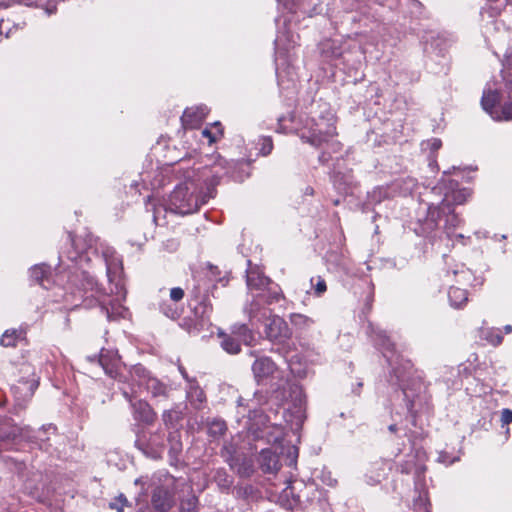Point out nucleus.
<instances>
[{"instance_id": "nucleus-1", "label": "nucleus", "mask_w": 512, "mask_h": 512, "mask_svg": "<svg viewBox=\"0 0 512 512\" xmlns=\"http://www.w3.org/2000/svg\"><path fill=\"white\" fill-rule=\"evenodd\" d=\"M243 162L227 161L220 156L211 168L207 166L188 170L184 182L175 187L169 197V210L187 215L198 211L216 194L215 187L223 176L234 181H242L243 176L236 172Z\"/></svg>"}, {"instance_id": "nucleus-2", "label": "nucleus", "mask_w": 512, "mask_h": 512, "mask_svg": "<svg viewBox=\"0 0 512 512\" xmlns=\"http://www.w3.org/2000/svg\"><path fill=\"white\" fill-rule=\"evenodd\" d=\"M421 205H424V215L418 218L417 226L414 228L419 236L429 237L443 222V230L447 237L451 238L455 228L462 223L447 195L439 203L423 201Z\"/></svg>"}, {"instance_id": "nucleus-3", "label": "nucleus", "mask_w": 512, "mask_h": 512, "mask_svg": "<svg viewBox=\"0 0 512 512\" xmlns=\"http://www.w3.org/2000/svg\"><path fill=\"white\" fill-rule=\"evenodd\" d=\"M368 333L375 345L382 350L383 356L386 358L387 363L391 367V379L390 382L393 387L401 388L404 398L407 401V409L410 413H413L415 401L410 398L407 390L402 386L401 382L404 381V373L398 367L400 356L394 350V344L390 341L386 332L375 328L371 323L368 325Z\"/></svg>"}, {"instance_id": "nucleus-4", "label": "nucleus", "mask_w": 512, "mask_h": 512, "mask_svg": "<svg viewBox=\"0 0 512 512\" xmlns=\"http://www.w3.org/2000/svg\"><path fill=\"white\" fill-rule=\"evenodd\" d=\"M252 299L244 306V313L249 318L252 327L265 321L270 315L269 305L279 302L284 296L279 285L268 288V294L263 292L251 293Z\"/></svg>"}, {"instance_id": "nucleus-5", "label": "nucleus", "mask_w": 512, "mask_h": 512, "mask_svg": "<svg viewBox=\"0 0 512 512\" xmlns=\"http://www.w3.org/2000/svg\"><path fill=\"white\" fill-rule=\"evenodd\" d=\"M131 385L134 386V389H136V386L138 388L143 387L154 398H167L169 395L168 386L156 377H153L141 364L134 365L130 369V380L126 383L125 387L130 389Z\"/></svg>"}, {"instance_id": "nucleus-6", "label": "nucleus", "mask_w": 512, "mask_h": 512, "mask_svg": "<svg viewBox=\"0 0 512 512\" xmlns=\"http://www.w3.org/2000/svg\"><path fill=\"white\" fill-rule=\"evenodd\" d=\"M290 493L294 504L301 509H307L309 506L317 504L323 508L327 504L326 492L319 489L314 483H299L285 490V494Z\"/></svg>"}, {"instance_id": "nucleus-7", "label": "nucleus", "mask_w": 512, "mask_h": 512, "mask_svg": "<svg viewBox=\"0 0 512 512\" xmlns=\"http://www.w3.org/2000/svg\"><path fill=\"white\" fill-rule=\"evenodd\" d=\"M252 372L254 379L258 385L266 384L268 380H277L275 388L272 391H277L284 387L285 379L275 364V362L267 356L258 357L252 364Z\"/></svg>"}, {"instance_id": "nucleus-8", "label": "nucleus", "mask_w": 512, "mask_h": 512, "mask_svg": "<svg viewBox=\"0 0 512 512\" xmlns=\"http://www.w3.org/2000/svg\"><path fill=\"white\" fill-rule=\"evenodd\" d=\"M91 297L93 299L89 300L87 296L83 300L85 307L98 305L108 321H118L127 317L128 309L118 299H110L99 295L98 289L95 290V293L91 294Z\"/></svg>"}, {"instance_id": "nucleus-9", "label": "nucleus", "mask_w": 512, "mask_h": 512, "mask_svg": "<svg viewBox=\"0 0 512 512\" xmlns=\"http://www.w3.org/2000/svg\"><path fill=\"white\" fill-rule=\"evenodd\" d=\"M119 389L123 397L130 403L134 420L148 426L153 425L157 419V413L147 401H134L137 394V390L134 389V386L131 385L130 389H127L125 386H120Z\"/></svg>"}, {"instance_id": "nucleus-10", "label": "nucleus", "mask_w": 512, "mask_h": 512, "mask_svg": "<svg viewBox=\"0 0 512 512\" xmlns=\"http://www.w3.org/2000/svg\"><path fill=\"white\" fill-rule=\"evenodd\" d=\"M98 362L105 373L122 386H125L130 380V371L125 373L121 369V359L118 351L102 348L99 353Z\"/></svg>"}, {"instance_id": "nucleus-11", "label": "nucleus", "mask_w": 512, "mask_h": 512, "mask_svg": "<svg viewBox=\"0 0 512 512\" xmlns=\"http://www.w3.org/2000/svg\"><path fill=\"white\" fill-rule=\"evenodd\" d=\"M28 432L27 427H19L10 417H0V453L8 451L23 440Z\"/></svg>"}, {"instance_id": "nucleus-12", "label": "nucleus", "mask_w": 512, "mask_h": 512, "mask_svg": "<svg viewBox=\"0 0 512 512\" xmlns=\"http://www.w3.org/2000/svg\"><path fill=\"white\" fill-rule=\"evenodd\" d=\"M135 446L145 455L157 457L164 448V433L161 429L155 432L141 429L136 434Z\"/></svg>"}, {"instance_id": "nucleus-13", "label": "nucleus", "mask_w": 512, "mask_h": 512, "mask_svg": "<svg viewBox=\"0 0 512 512\" xmlns=\"http://www.w3.org/2000/svg\"><path fill=\"white\" fill-rule=\"evenodd\" d=\"M192 297L196 304L192 308V315L204 329L211 326V314L213 306L208 294H200V288L195 286L192 290Z\"/></svg>"}, {"instance_id": "nucleus-14", "label": "nucleus", "mask_w": 512, "mask_h": 512, "mask_svg": "<svg viewBox=\"0 0 512 512\" xmlns=\"http://www.w3.org/2000/svg\"><path fill=\"white\" fill-rule=\"evenodd\" d=\"M266 320L264 334L266 339L275 344H283L291 338L292 332L288 323L278 315H270Z\"/></svg>"}, {"instance_id": "nucleus-15", "label": "nucleus", "mask_w": 512, "mask_h": 512, "mask_svg": "<svg viewBox=\"0 0 512 512\" xmlns=\"http://www.w3.org/2000/svg\"><path fill=\"white\" fill-rule=\"evenodd\" d=\"M290 21L288 18H284L283 28L278 30L277 36L274 40L275 45V53H276V62L284 57H290L289 52L293 49L298 42L299 36L298 34L293 33L288 27L287 22Z\"/></svg>"}, {"instance_id": "nucleus-16", "label": "nucleus", "mask_w": 512, "mask_h": 512, "mask_svg": "<svg viewBox=\"0 0 512 512\" xmlns=\"http://www.w3.org/2000/svg\"><path fill=\"white\" fill-rule=\"evenodd\" d=\"M56 426L52 424L43 425L37 431H32L30 427H28V432H26V437L23 440L31 442L36 445L40 450L51 453L52 449V437H56L57 434Z\"/></svg>"}, {"instance_id": "nucleus-17", "label": "nucleus", "mask_w": 512, "mask_h": 512, "mask_svg": "<svg viewBox=\"0 0 512 512\" xmlns=\"http://www.w3.org/2000/svg\"><path fill=\"white\" fill-rule=\"evenodd\" d=\"M391 470V464L383 458L375 459L367 464L363 474L364 482L370 486L380 484L388 476Z\"/></svg>"}, {"instance_id": "nucleus-18", "label": "nucleus", "mask_w": 512, "mask_h": 512, "mask_svg": "<svg viewBox=\"0 0 512 512\" xmlns=\"http://www.w3.org/2000/svg\"><path fill=\"white\" fill-rule=\"evenodd\" d=\"M335 134L336 127L332 123L324 122L323 119H321L319 122H316L313 127H311L310 135H303L302 138H306L311 145L319 147L324 142H327L330 138H332Z\"/></svg>"}, {"instance_id": "nucleus-19", "label": "nucleus", "mask_w": 512, "mask_h": 512, "mask_svg": "<svg viewBox=\"0 0 512 512\" xmlns=\"http://www.w3.org/2000/svg\"><path fill=\"white\" fill-rule=\"evenodd\" d=\"M246 284L251 293L263 292L266 294H268V288L276 285L258 267H249L247 269Z\"/></svg>"}, {"instance_id": "nucleus-20", "label": "nucleus", "mask_w": 512, "mask_h": 512, "mask_svg": "<svg viewBox=\"0 0 512 512\" xmlns=\"http://www.w3.org/2000/svg\"><path fill=\"white\" fill-rule=\"evenodd\" d=\"M175 502L174 493L166 486H157L151 495V504L157 512L169 511Z\"/></svg>"}, {"instance_id": "nucleus-21", "label": "nucleus", "mask_w": 512, "mask_h": 512, "mask_svg": "<svg viewBox=\"0 0 512 512\" xmlns=\"http://www.w3.org/2000/svg\"><path fill=\"white\" fill-rule=\"evenodd\" d=\"M31 370L30 366L24 365L21 368V371L26 374H30L31 372L32 378L21 377L18 384L12 387V390L15 393H22L25 398H31L39 385V377H36L34 372Z\"/></svg>"}, {"instance_id": "nucleus-22", "label": "nucleus", "mask_w": 512, "mask_h": 512, "mask_svg": "<svg viewBox=\"0 0 512 512\" xmlns=\"http://www.w3.org/2000/svg\"><path fill=\"white\" fill-rule=\"evenodd\" d=\"M398 187L395 182L375 187L372 191L368 192L367 198L369 204L376 205L386 199L394 197L398 191Z\"/></svg>"}, {"instance_id": "nucleus-23", "label": "nucleus", "mask_w": 512, "mask_h": 512, "mask_svg": "<svg viewBox=\"0 0 512 512\" xmlns=\"http://www.w3.org/2000/svg\"><path fill=\"white\" fill-rule=\"evenodd\" d=\"M500 101L499 93L496 90H485L481 98V106L493 119L500 120L501 117L498 110V103Z\"/></svg>"}, {"instance_id": "nucleus-24", "label": "nucleus", "mask_w": 512, "mask_h": 512, "mask_svg": "<svg viewBox=\"0 0 512 512\" xmlns=\"http://www.w3.org/2000/svg\"><path fill=\"white\" fill-rule=\"evenodd\" d=\"M258 463L264 473L276 472L281 467L278 455L268 448L261 450L258 457Z\"/></svg>"}, {"instance_id": "nucleus-25", "label": "nucleus", "mask_w": 512, "mask_h": 512, "mask_svg": "<svg viewBox=\"0 0 512 512\" xmlns=\"http://www.w3.org/2000/svg\"><path fill=\"white\" fill-rule=\"evenodd\" d=\"M319 47L322 57L327 61L338 60L344 54L342 46L336 40H324L320 43Z\"/></svg>"}, {"instance_id": "nucleus-26", "label": "nucleus", "mask_w": 512, "mask_h": 512, "mask_svg": "<svg viewBox=\"0 0 512 512\" xmlns=\"http://www.w3.org/2000/svg\"><path fill=\"white\" fill-rule=\"evenodd\" d=\"M186 393L190 404L195 409H200L206 400V396L196 380H189Z\"/></svg>"}, {"instance_id": "nucleus-27", "label": "nucleus", "mask_w": 512, "mask_h": 512, "mask_svg": "<svg viewBox=\"0 0 512 512\" xmlns=\"http://www.w3.org/2000/svg\"><path fill=\"white\" fill-rule=\"evenodd\" d=\"M207 114L206 107L187 108L181 117L184 125L194 127L198 125Z\"/></svg>"}, {"instance_id": "nucleus-28", "label": "nucleus", "mask_w": 512, "mask_h": 512, "mask_svg": "<svg viewBox=\"0 0 512 512\" xmlns=\"http://www.w3.org/2000/svg\"><path fill=\"white\" fill-rule=\"evenodd\" d=\"M50 274V267L45 264L35 265L29 271L31 281L41 285L45 289L48 288L46 283L49 282Z\"/></svg>"}, {"instance_id": "nucleus-29", "label": "nucleus", "mask_w": 512, "mask_h": 512, "mask_svg": "<svg viewBox=\"0 0 512 512\" xmlns=\"http://www.w3.org/2000/svg\"><path fill=\"white\" fill-rule=\"evenodd\" d=\"M158 309L165 317L171 320H178L183 313V308L169 299L161 300L158 303Z\"/></svg>"}, {"instance_id": "nucleus-30", "label": "nucleus", "mask_w": 512, "mask_h": 512, "mask_svg": "<svg viewBox=\"0 0 512 512\" xmlns=\"http://www.w3.org/2000/svg\"><path fill=\"white\" fill-rule=\"evenodd\" d=\"M213 481L221 492L228 493L234 483V478L224 468H218L213 472Z\"/></svg>"}, {"instance_id": "nucleus-31", "label": "nucleus", "mask_w": 512, "mask_h": 512, "mask_svg": "<svg viewBox=\"0 0 512 512\" xmlns=\"http://www.w3.org/2000/svg\"><path fill=\"white\" fill-rule=\"evenodd\" d=\"M448 299L452 307L462 308L468 301L467 290L452 286L448 291Z\"/></svg>"}, {"instance_id": "nucleus-32", "label": "nucleus", "mask_w": 512, "mask_h": 512, "mask_svg": "<svg viewBox=\"0 0 512 512\" xmlns=\"http://www.w3.org/2000/svg\"><path fill=\"white\" fill-rule=\"evenodd\" d=\"M231 332L246 345H251L254 341V333L247 324H234Z\"/></svg>"}, {"instance_id": "nucleus-33", "label": "nucleus", "mask_w": 512, "mask_h": 512, "mask_svg": "<svg viewBox=\"0 0 512 512\" xmlns=\"http://www.w3.org/2000/svg\"><path fill=\"white\" fill-rule=\"evenodd\" d=\"M207 426L209 437L215 440L220 439L227 431L226 422L222 419L214 418L207 423Z\"/></svg>"}, {"instance_id": "nucleus-34", "label": "nucleus", "mask_w": 512, "mask_h": 512, "mask_svg": "<svg viewBox=\"0 0 512 512\" xmlns=\"http://www.w3.org/2000/svg\"><path fill=\"white\" fill-rule=\"evenodd\" d=\"M221 347L229 354H238L241 351V344L233 335L220 333Z\"/></svg>"}, {"instance_id": "nucleus-35", "label": "nucleus", "mask_w": 512, "mask_h": 512, "mask_svg": "<svg viewBox=\"0 0 512 512\" xmlns=\"http://www.w3.org/2000/svg\"><path fill=\"white\" fill-rule=\"evenodd\" d=\"M182 418V412L176 408L165 410L162 413V421L167 429L175 428Z\"/></svg>"}, {"instance_id": "nucleus-36", "label": "nucleus", "mask_w": 512, "mask_h": 512, "mask_svg": "<svg viewBox=\"0 0 512 512\" xmlns=\"http://www.w3.org/2000/svg\"><path fill=\"white\" fill-rule=\"evenodd\" d=\"M235 454L236 446L231 442L224 443L220 450V455L231 468H234L238 462Z\"/></svg>"}, {"instance_id": "nucleus-37", "label": "nucleus", "mask_w": 512, "mask_h": 512, "mask_svg": "<svg viewBox=\"0 0 512 512\" xmlns=\"http://www.w3.org/2000/svg\"><path fill=\"white\" fill-rule=\"evenodd\" d=\"M415 468V473L417 474V477L421 475L423 472L422 467H416L414 457H410V459H407L401 463L398 464L397 470L402 474H410L413 469Z\"/></svg>"}, {"instance_id": "nucleus-38", "label": "nucleus", "mask_w": 512, "mask_h": 512, "mask_svg": "<svg viewBox=\"0 0 512 512\" xmlns=\"http://www.w3.org/2000/svg\"><path fill=\"white\" fill-rule=\"evenodd\" d=\"M429 505L427 492H419L418 497L413 501V509L415 512H430Z\"/></svg>"}, {"instance_id": "nucleus-39", "label": "nucleus", "mask_w": 512, "mask_h": 512, "mask_svg": "<svg viewBox=\"0 0 512 512\" xmlns=\"http://www.w3.org/2000/svg\"><path fill=\"white\" fill-rule=\"evenodd\" d=\"M179 325L189 333H199L200 331L204 330L203 327H200V324L193 316L183 318Z\"/></svg>"}, {"instance_id": "nucleus-40", "label": "nucleus", "mask_w": 512, "mask_h": 512, "mask_svg": "<svg viewBox=\"0 0 512 512\" xmlns=\"http://www.w3.org/2000/svg\"><path fill=\"white\" fill-rule=\"evenodd\" d=\"M167 440L170 445L169 452L171 454H178L182 451V443L178 431L169 432Z\"/></svg>"}, {"instance_id": "nucleus-41", "label": "nucleus", "mask_w": 512, "mask_h": 512, "mask_svg": "<svg viewBox=\"0 0 512 512\" xmlns=\"http://www.w3.org/2000/svg\"><path fill=\"white\" fill-rule=\"evenodd\" d=\"M449 197V200L451 201V204L454 205H461L466 202L467 196L469 195V192L467 189H461L457 191H452L451 193H445V196Z\"/></svg>"}, {"instance_id": "nucleus-42", "label": "nucleus", "mask_w": 512, "mask_h": 512, "mask_svg": "<svg viewBox=\"0 0 512 512\" xmlns=\"http://www.w3.org/2000/svg\"><path fill=\"white\" fill-rule=\"evenodd\" d=\"M257 146L262 156L269 155L273 150V141L270 136H262L258 139Z\"/></svg>"}, {"instance_id": "nucleus-43", "label": "nucleus", "mask_w": 512, "mask_h": 512, "mask_svg": "<svg viewBox=\"0 0 512 512\" xmlns=\"http://www.w3.org/2000/svg\"><path fill=\"white\" fill-rule=\"evenodd\" d=\"M485 339L494 346L500 345L503 340V336L498 328H491L483 331Z\"/></svg>"}, {"instance_id": "nucleus-44", "label": "nucleus", "mask_w": 512, "mask_h": 512, "mask_svg": "<svg viewBox=\"0 0 512 512\" xmlns=\"http://www.w3.org/2000/svg\"><path fill=\"white\" fill-rule=\"evenodd\" d=\"M6 464L12 471L17 473L18 475H22L27 468L26 461L17 458H8L6 460Z\"/></svg>"}, {"instance_id": "nucleus-45", "label": "nucleus", "mask_w": 512, "mask_h": 512, "mask_svg": "<svg viewBox=\"0 0 512 512\" xmlns=\"http://www.w3.org/2000/svg\"><path fill=\"white\" fill-rule=\"evenodd\" d=\"M510 102L506 103L501 110L505 120L512 119V80H509L506 84Z\"/></svg>"}, {"instance_id": "nucleus-46", "label": "nucleus", "mask_w": 512, "mask_h": 512, "mask_svg": "<svg viewBox=\"0 0 512 512\" xmlns=\"http://www.w3.org/2000/svg\"><path fill=\"white\" fill-rule=\"evenodd\" d=\"M214 127L216 128V132H212L208 128H205L202 131L203 137L207 138L210 144L216 142L218 137L222 136V134H223L220 122H215Z\"/></svg>"}, {"instance_id": "nucleus-47", "label": "nucleus", "mask_w": 512, "mask_h": 512, "mask_svg": "<svg viewBox=\"0 0 512 512\" xmlns=\"http://www.w3.org/2000/svg\"><path fill=\"white\" fill-rule=\"evenodd\" d=\"M290 320L292 324L303 327H310L314 323L311 318L299 313L291 314Z\"/></svg>"}, {"instance_id": "nucleus-48", "label": "nucleus", "mask_w": 512, "mask_h": 512, "mask_svg": "<svg viewBox=\"0 0 512 512\" xmlns=\"http://www.w3.org/2000/svg\"><path fill=\"white\" fill-rule=\"evenodd\" d=\"M17 339L16 330H6L2 337L0 338V344L4 347H12L15 346Z\"/></svg>"}, {"instance_id": "nucleus-49", "label": "nucleus", "mask_w": 512, "mask_h": 512, "mask_svg": "<svg viewBox=\"0 0 512 512\" xmlns=\"http://www.w3.org/2000/svg\"><path fill=\"white\" fill-rule=\"evenodd\" d=\"M311 284L314 287V293L316 296H321L327 290L326 282L321 276L311 278Z\"/></svg>"}, {"instance_id": "nucleus-50", "label": "nucleus", "mask_w": 512, "mask_h": 512, "mask_svg": "<svg viewBox=\"0 0 512 512\" xmlns=\"http://www.w3.org/2000/svg\"><path fill=\"white\" fill-rule=\"evenodd\" d=\"M128 501L123 494H120L117 498H115L112 502H110L109 507L111 509H115L118 512H123L124 507L127 505Z\"/></svg>"}, {"instance_id": "nucleus-51", "label": "nucleus", "mask_w": 512, "mask_h": 512, "mask_svg": "<svg viewBox=\"0 0 512 512\" xmlns=\"http://www.w3.org/2000/svg\"><path fill=\"white\" fill-rule=\"evenodd\" d=\"M184 296H185V291L183 288L173 287L170 289V292H169V300L170 301L176 302L177 304H179V302L183 300Z\"/></svg>"}, {"instance_id": "nucleus-52", "label": "nucleus", "mask_w": 512, "mask_h": 512, "mask_svg": "<svg viewBox=\"0 0 512 512\" xmlns=\"http://www.w3.org/2000/svg\"><path fill=\"white\" fill-rule=\"evenodd\" d=\"M373 284H369V293L366 297V302H365V310L367 312H369L372 308V302L374 300V291H373Z\"/></svg>"}, {"instance_id": "nucleus-53", "label": "nucleus", "mask_w": 512, "mask_h": 512, "mask_svg": "<svg viewBox=\"0 0 512 512\" xmlns=\"http://www.w3.org/2000/svg\"><path fill=\"white\" fill-rule=\"evenodd\" d=\"M285 6L293 13H296L298 10L305 12L303 4L299 0H291V6L288 3H285Z\"/></svg>"}, {"instance_id": "nucleus-54", "label": "nucleus", "mask_w": 512, "mask_h": 512, "mask_svg": "<svg viewBox=\"0 0 512 512\" xmlns=\"http://www.w3.org/2000/svg\"><path fill=\"white\" fill-rule=\"evenodd\" d=\"M501 421L503 424H510L512 422V410L503 409L501 413Z\"/></svg>"}, {"instance_id": "nucleus-55", "label": "nucleus", "mask_w": 512, "mask_h": 512, "mask_svg": "<svg viewBox=\"0 0 512 512\" xmlns=\"http://www.w3.org/2000/svg\"><path fill=\"white\" fill-rule=\"evenodd\" d=\"M503 63L506 67L512 68V48H508L504 54Z\"/></svg>"}, {"instance_id": "nucleus-56", "label": "nucleus", "mask_w": 512, "mask_h": 512, "mask_svg": "<svg viewBox=\"0 0 512 512\" xmlns=\"http://www.w3.org/2000/svg\"><path fill=\"white\" fill-rule=\"evenodd\" d=\"M81 253L82 251L78 249H75L74 251H69L67 253V258L72 261H76L81 256Z\"/></svg>"}, {"instance_id": "nucleus-57", "label": "nucleus", "mask_w": 512, "mask_h": 512, "mask_svg": "<svg viewBox=\"0 0 512 512\" xmlns=\"http://www.w3.org/2000/svg\"><path fill=\"white\" fill-rule=\"evenodd\" d=\"M254 398L257 399V404L261 405L267 402V397L264 396L261 392L255 391Z\"/></svg>"}, {"instance_id": "nucleus-58", "label": "nucleus", "mask_w": 512, "mask_h": 512, "mask_svg": "<svg viewBox=\"0 0 512 512\" xmlns=\"http://www.w3.org/2000/svg\"><path fill=\"white\" fill-rule=\"evenodd\" d=\"M441 146H442V142L440 139L434 138L430 142V148L433 151L440 149Z\"/></svg>"}, {"instance_id": "nucleus-59", "label": "nucleus", "mask_w": 512, "mask_h": 512, "mask_svg": "<svg viewBox=\"0 0 512 512\" xmlns=\"http://www.w3.org/2000/svg\"><path fill=\"white\" fill-rule=\"evenodd\" d=\"M285 119L286 118L284 116H281L278 118V126H279L278 130L281 132H284V133L287 132V129L283 125V122L285 121Z\"/></svg>"}, {"instance_id": "nucleus-60", "label": "nucleus", "mask_w": 512, "mask_h": 512, "mask_svg": "<svg viewBox=\"0 0 512 512\" xmlns=\"http://www.w3.org/2000/svg\"><path fill=\"white\" fill-rule=\"evenodd\" d=\"M303 193H304L305 196H313L314 195V189L311 186H307L304 189Z\"/></svg>"}, {"instance_id": "nucleus-61", "label": "nucleus", "mask_w": 512, "mask_h": 512, "mask_svg": "<svg viewBox=\"0 0 512 512\" xmlns=\"http://www.w3.org/2000/svg\"><path fill=\"white\" fill-rule=\"evenodd\" d=\"M67 238H68V241L71 243L72 246L76 245V241L77 240H76V238L74 237V235L71 232L68 233Z\"/></svg>"}, {"instance_id": "nucleus-62", "label": "nucleus", "mask_w": 512, "mask_h": 512, "mask_svg": "<svg viewBox=\"0 0 512 512\" xmlns=\"http://www.w3.org/2000/svg\"><path fill=\"white\" fill-rule=\"evenodd\" d=\"M179 370H180V373H181V375L183 376V378H184V379H186V380H187V382L189 383V380H192V379H191V378H189V376H188V374H187L186 370H185L183 367H180V368H179Z\"/></svg>"}, {"instance_id": "nucleus-63", "label": "nucleus", "mask_w": 512, "mask_h": 512, "mask_svg": "<svg viewBox=\"0 0 512 512\" xmlns=\"http://www.w3.org/2000/svg\"><path fill=\"white\" fill-rule=\"evenodd\" d=\"M388 430L392 433H395L398 430V427L396 424H391L388 426Z\"/></svg>"}, {"instance_id": "nucleus-64", "label": "nucleus", "mask_w": 512, "mask_h": 512, "mask_svg": "<svg viewBox=\"0 0 512 512\" xmlns=\"http://www.w3.org/2000/svg\"><path fill=\"white\" fill-rule=\"evenodd\" d=\"M503 329L506 334H510L512 332V326L510 324L505 325Z\"/></svg>"}]
</instances>
